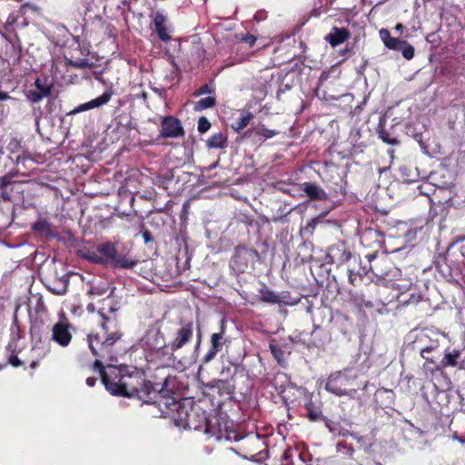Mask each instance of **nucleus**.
<instances>
[{
	"mask_svg": "<svg viewBox=\"0 0 465 465\" xmlns=\"http://www.w3.org/2000/svg\"><path fill=\"white\" fill-rule=\"evenodd\" d=\"M201 430L214 437L217 440H223V430H226L229 422L218 416H207L204 411V419L200 420Z\"/></svg>",
	"mask_w": 465,
	"mask_h": 465,
	"instance_id": "nucleus-11",
	"label": "nucleus"
},
{
	"mask_svg": "<svg viewBox=\"0 0 465 465\" xmlns=\"http://www.w3.org/2000/svg\"><path fill=\"white\" fill-rule=\"evenodd\" d=\"M330 258L332 262L345 263L349 262L352 256L351 252L346 246L344 242H339L330 248Z\"/></svg>",
	"mask_w": 465,
	"mask_h": 465,
	"instance_id": "nucleus-16",
	"label": "nucleus"
},
{
	"mask_svg": "<svg viewBox=\"0 0 465 465\" xmlns=\"http://www.w3.org/2000/svg\"><path fill=\"white\" fill-rule=\"evenodd\" d=\"M242 436L237 430L228 424L225 430H223V440L226 441H242Z\"/></svg>",
	"mask_w": 465,
	"mask_h": 465,
	"instance_id": "nucleus-32",
	"label": "nucleus"
},
{
	"mask_svg": "<svg viewBox=\"0 0 465 465\" xmlns=\"http://www.w3.org/2000/svg\"><path fill=\"white\" fill-rule=\"evenodd\" d=\"M350 37L351 33L347 28L333 26L324 39L331 47H336L346 42Z\"/></svg>",
	"mask_w": 465,
	"mask_h": 465,
	"instance_id": "nucleus-18",
	"label": "nucleus"
},
{
	"mask_svg": "<svg viewBox=\"0 0 465 465\" xmlns=\"http://www.w3.org/2000/svg\"><path fill=\"white\" fill-rule=\"evenodd\" d=\"M260 257L259 252L253 248L238 246L230 261V268L236 273L246 272L252 268L256 260Z\"/></svg>",
	"mask_w": 465,
	"mask_h": 465,
	"instance_id": "nucleus-9",
	"label": "nucleus"
},
{
	"mask_svg": "<svg viewBox=\"0 0 465 465\" xmlns=\"http://www.w3.org/2000/svg\"><path fill=\"white\" fill-rule=\"evenodd\" d=\"M27 98L33 103L40 102L44 97L49 96V91H44L40 93L36 90H29L27 93Z\"/></svg>",
	"mask_w": 465,
	"mask_h": 465,
	"instance_id": "nucleus-39",
	"label": "nucleus"
},
{
	"mask_svg": "<svg viewBox=\"0 0 465 465\" xmlns=\"http://www.w3.org/2000/svg\"><path fill=\"white\" fill-rule=\"evenodd\" d=\"M169 393L170 391L166 388V394L160 396L153 404H156L163 413L169 416L176 426L190 430H201L200 420L196 421L195 416H199L203 420L204 411L193 406L188 409L184 403L169 396Z\"/></svg>",
	"mask_w": 465,
	"mask_h": 465,
	"instance_id": "nucleus-4",
	"label": "nucleus"
},
{
	"mask_svg": "<svg viewBox=\"0 0 465 465\" xmlns=\"http://www.w3.org/2000/svg\"><path fill=\"white\" fill-rule=\"evenodd\" d=\"M253 118V114L249 112H242L239 118H237L232 124V128L236 133H241L251 122Z\"/></svg>",
	"mask_w": 465,
	"mask_h": 465,
	"instance_id": "nucleus-26",
	"label": "nucleus"
},
{
	"mask_svg": "<svg viewBox=\"0 0 465 465\" xmlns=\"http://www.w3.org/2000/svg\"><path fill=\"white\" fill-rule=\"evenodd\" d=\"M117 311L113 299H104L97 311L98 328L87 335L88 347L96 357L95 360H101V362H114L117 360L116 343L123 336L116 317Z\"/></svg>",
	"mask_w": 465,
	"mask_h": 465,
	"instance_id": "nucleus-1",
	"label": "nucleus"
},
{
	"mask_svg": "<svg viewBox=\"0 0 465 465\" xmlns=\"http://www.w3.org/2000/svg\"><path fill=\"white\" fill-rule=\"evenodd\" d=\"M301 456L302 453L297 447H288L282 455V465H293V458H301Z\"/></svg>",
	"mask_w": 465,
	"mask_h": 465,
	"instance_id": "nucleus-30",
	"label": "nucleus"
},
{
	"mask_svg": "<svg viewBox=\"0 0 465 465\" xmlns=\"http://www.w3.org/2000/svg\"><path fill=\"white\" fill-rule=\"evenodd\" d=\"M12 190H8V187H0V197L5 202H10L12 200L11 196Z\"/></svg>",
	"mask_w": 465,
	"mask_h": 465,
	"instance_id": "nucleus-46",
	"label": "nucleus"
},
{
	"mask_svg": "<svg viewBox=\"0 0 465 465\" xmlns=\"http://www.w3.org/2000/svg\"><path fill=\"white\" fill-rule=\"evenodd\" d=\"M368 272L365 267L362 268V272L360 271L355 272L354 269H348V277H349V282L351 285H357L358 284V279L362 280V278L368 274Z\"/></svg>",
	"mask_w": 465,
	"mask_h": 465,
	"instance_id": "nucleus-33",
	"label": "nucleus"
},
{
	"mask_svg": "<svg viewBox=\"0 0 465 465\" xmlns=\"http://www.w3.org/2000/svg\"><path fill=\"white\" fill-rule=\"evenodd\" d=\"M379 137L386 143L395 145L400 142L396 137H392L391 134L384 128L379 130Z\"/></svg>",
	"mask_w": 465,
	"mask_h": 465,
	"instance_id": "nucleus-37",
	"label": "nucleus"
},
{
	"mask_svg": "<svg viewBox=\"0 0 465 465\" xmlns=\"http://www.w3.org/2000/svg\"><path fill=\"white\" fill-rule=\"evenodd\" d=\"M242 42L249 45L250 47L253 46L257 41V38L251 34H247L242 37Z\"/></svg>",
	"mask_w": 465,
	"mask_h": 465,
	"instance_id": "nucleus-47",
	"label": "nucleus"
},
{
	"mask_svg": "<svg viewBox=\"0 0 465 465\" xmlns=\"http://www.w3.org/2000/svg\"><path fill=\"white\" fill-rule=\"evenodd\" d=\"M216 100L214 97L208 96L205 98H202L199 101H197L194 104V111L200 112L208 108H212L215 105Z\"/></svg>",
	"mask_w": 465,
	"mask_h": 465,
	"instance_id": "nucleus-31",
	"label": "nucleus"
},
{
	"mask_svg": "<svg viewBox=\"0 0 465 465\" xmlns=\"http://www.w3.org/2000/svg\"><path fill=\"white\" fill-rule=\"evenodd\" d=\"M269 348L272 356L275 358L278 363L281 364L283 361L284 351L282 350L280 346L273 343H270Z\"/></svg>",
	"mask_w": 465,
	"mask_h": 465,
	"instance_id": "nucleus-40",
	"label": "nucleus"
},
{
	"mask_svg": "<svg viewBox=\"0 0 465 465\" xmlns=\"http://www.w3.org/2000/svg\"><path fill=\"white\" fill-rule=\"evenodd\" d=\"M82 257L93 263L113 269H133L139 262L129 252H118L115 245L110 242L97 245L96 251L87 250L83 252Z\"/></svg>",
	"mask_w": 465,
	"mask_h": 465,
	"instance_id": "nucleus-5",
	"label": "nucleus"
},
{
	"mask_svg": "<svg viewBox=\"0 0 465 465\" xmlns=\"http://www.w3.org/2000/svg\"><path fill=\"white\" fill-rule=\"evenodd\" d=\"M306 410V417L311 421H318L320 420H324L322 411L319 407H317L312 401L305 404Z\"/></svg>",
	"mask_w": 465,
	"mask_h": 465,
	"instance_id": "nucleus-28",
	"label": "nucleus"
},
{
	"mask_svg": "<svg viewBox=\"0 0 465 465\" xmlns=\"http://www.w3.org/2000/svg\"><path fill=\"white\" fill-rule=\"evenodd\" d=\"M15 174L9 173L0 178V187H8L12 183V178Z\"/></svg>",
	"mask_w": 465,
	"mask_h": 465,
	"instance_id": "nucleus-45",
	"label": "nucleus"
},
{
	"mask_svg": "<svg viewBox=\"0 0 465 465\" xmlns=\"http://www.w3.org/2000/svg\"><path fill=\"white\" fill-rule=\"evenodd\" d=\"M93 365L94 369L99 370L102 382L112 395L118 396L119 394H124L120 389L124 369H120L111 364L105 369L101 360H95Z\"/></svg>",
	"mask_w": 465,
	"mask_h": 465,
	"instance_id": "nucleus-7",
	"label": "nucleus"
},
{
	"mask_svg": "<svg viewBox=\"0 0 465 465\" xmlns=\"http://www.w3.org/2000/svg\"><path fill=\"white\" fill-rule=\"evenodd\" d=\"M142 347L145 351L163 360H171V351H169L168 342L165 341L164 334L160 327L150 328L143 337Z\"/></svg>",
	"mask_w": 465,
	"mask_h": 465,
	"instance_id": "nucleus-6",
	"label": "nucleus"
},
{
	"mask_svg": "<svg viewBox=\"0 0 465 465\" xmlns=\"http://www.w3.org/2000/svg\"><path fill=\"white\" fill-rule=\"evenodd\" d=\"M380 37L382 40L384 45L391 50L400 51L402 45H405L404 40H401L396 37H392L388 29L382 28L380 30Z\"/></svg>",
	"mask_w": 465,
	"mask_h": 465,
	"instance_id": "nucleus-22",
	"label": "nucleus"
},
{
	"mask_svg": "<svg viewBox=\"0 0 465 465\" xmlns=\"http://www.w3.org/2000/svg\"><path fill=\"white\" fill-rule=\"evenodd\" d=\"M432 350H433V347H432V346H427V347H425V348L421 349V351H420V356H421L423 359H425L426 361H430L433 362V361H432V360H430V359H429V357H427V356L425 355V353H427V352H430Z\"/></svg>",
	"mask_w": 465,
	"mask_h": 465,
	"instance_id": "nucleus-51",
	"label": "nucleus"
},
{
	"mask_svg": "<svg viewBox=\"0 0 465 465\" xmlns=\"http://www.w3.org/2000/svg\"><path fill=\"white\" fill-rule=\"evenodd\" d=\"M96 383V378H94V377H88L86 379V384L89 386V387H94Z\"/></svg>",
	"mask_w": 465,
	"mask_h": 465,
	"instance_id": "nucleus-53",
	"label": "nucleus"
},
{
	"mask_svg": "<svg viewBox=\"0 0 465 465\" xmlns=\"http://www.w3.org/2000/svg\"><path fill=\"white\" fill-rule=\"evenodd\" d=\"M25 157L18 156L16 159V163L19 164L22 161H25Z\"/></svg>",
	"mask_w": 465,
	"mask_h": 465,
	"instance_id": "nucleus-60",
	"label": "nucleus"
},
{
	"mask_svg": "<svg viewBox=\"0 0 465 465\" xmlns=\"http://www.w3.org/2000/svg\"><path fill=\"white\" fill-rule=\"evenodd\" d=\"M228 145L227 135L222 132L212 134L206 141L209 149H223Z\"/></svg>",
	"mask_w": 465,
	"mask_h": 465,
	"instance_id": "nucleus-24",
	"label": "nucleus"
},
{
	"mask_svg": "<svg viewBox=\"0 0 465 465\" xmlns=\"http://www.w3.org/2000/svg\"><path fill=\"white\" fill-rule=\"evenodd\" d=\"M219 391H224L228 395L233 393L234 388L228 381L218 380L213 385Z\"/></svg>",
	"mask_w": 465,
	"mask_h": 465,
	"instance_id": "nucleus-38",
	"label": "nucleus"
},
{
	"mask_svg": "<svg viewBox=\"0 0 465 465\" xmlns=\"http://www.w3.org/2000/svg\"><path fill=\"white\" fill-rule=\"evenodd\" d=\"M395 30L397 31H402L403 30V25L401 24H398L396 26H395Z\"/></svg>",
	"mask_w": 465,
	"mask_h": 465,
	"instance_id": "nucleus-59",
	"label": "nucleus"
},
{
	"mask_svg": "<svg viewBox=\"0 0 465 465\" xmlns=\"http://www.w3.org/2000/svg\"><path fill=\"white\" fill-rule=\"evenodd\" d=\"M195 420H196V421H199L201 419L199 416H195Z\"/></svg>",
	"mask_w": 465,
	"mask_h": 465,
	"instance_id": "nucleus-61",
	"label": "nucleus"
},
{
	"mask_svg": "<svg viewBox=\"0 0 465 465\" xmlns=\"http://www.w3.org/2000/svg\"><path fill=\"white\" fill-rule=\"evenodd\" d=\"M193 338V322H181L174 330L171 340L168 341L169 351H171V360H173L174 352L183 349L192 341Z\"/></svg>",
	"mask_w": 465,
	"mask_h": 465,
	"instance_id": "nucleus-10",
	"label": "nucleus"
},
{
	"mask_svg": "<svg viewBox=\"0 0 465 465\" xmlns=\"http://www.w3.org/2000/svg\"><path fill=\"white\" fill-rule=\"evenodd\" d=\"M225 335V322L224 319L221 320V324L218 332H214L210 338V348L206 354L202 359L203 364H207L212 361L219 351H222L223 344L226 341Z\"/></svg>",
	"mask_w": 465,
	"mask_h": 465,
	"instance_id": "nucleus-13",
	"label": "nucleus"
},
{
	"mask_svg": "<svg viewBox=\"0 0 465 465\" xmlns=\"http://www.w3.org/2000/svg\"><path fill=\"white\" fill-rule=\"evenodd\" d=\"M13 45V48L14 50L15 51L16 53V55H17V59L19 60L20 59V56H21V46L18 45V47L16 48L15 45V44H12Z\"/></svg>",
	"mask_w": 465,
	"mask_h": 465,
	"instance_id": "nucleus-55",
	"label": "nucleus"
},
{
	"mask_svg": "<svg viewBox=\"0 0 465 465\" xmlns=\"http://www.w3.org/2000/svg\"><path fill=\"white\" fill-rule=\"evenodd\" d=\"M316 224H317V220L313 219L308 223L307 227H311L313 230L315 228Z\"/></svg>",
	"mask_w": 465,
	"mask_h": 465,
	"instance_id": "nucleus-56",
	"label": "nucleus"
},
{
	"mask_svg": "<svg viewBox=\"0 0 465 465\" xmlns=\"http://www.w3.org/2000/svg\"><path fill=\"white\" fill-rule=\"evenodd\" d=\"M94 310H95V308H94V304H88V305H87V311H88L89 312H94Z\"/></svg>",
	"mask_w": 465,
	"mask_h": 465,
	"instance_id": "nucleus-58",
	"label": "nucleus"
},
{
	"mask_svg": "<svg viewBox=\"0 0 465 465\" xmlns=\"http://www.w3.org/2000/svg\"><path fill=\"white\" fill-rule=\"evenodd\" d=\"M68 64L77 69L91 68L93 66V64L90 63L86 58H81L77 61L70 60Z\"/></svg>",
	"mask_w": 465,
	"mask_h": 465,
	"instance_id": "nucleus-41",
	"label": "nucleus"
},
{
	"mask_svg": "<svg viewBox=\"0 0 465 465\" xmlns=\"http://www.w3.org/2000/svg\"><path fill=\"white\" fill-rule=\"evenodd\" d=\"M185 134L181 121L173 115L162 118L159 138H180Z\"/></svg>",
	"mask_w": 465,
	"mask_h": 465,
	"instance_id": "nucleus-14",
	"label": "nucleus"
},
{
	"mask_svg": "<svg viewBox=\"0 0 465 465\" xmlns=\"http://www.w3.org/2000/svg\"><path fill=\"white\" fill-rule=\"evenodd\" d=\"M210 128H211L210 121L205 116L200 117L199 120H198V126H197L198 132L200 134H204Z\"/></svg>",
	"mask_w": 465,
	"mask_h": 465,
	"instance_id": "nucleus-43",
	"label": "nucleus"
},
{
	"mask_svg": "<svg viewBox=\"0 0 465 465\" xmlns=\"http://www.w3.org/2000/svg\"><path fill=\"white\" fill-rule=\"evenodd\" d=\"M211 90L209 88V86L207 84L205 85H203L202 87H200V89L197 91V94H206V93H210Z\"/></svg>",
	"mask_w": 465,
	"mask_h": 465,
	"instance_id": "nucleus-52",
	"label": "nucleus"
},
{
	"mask_svg": "<svg viewBox=\"0 0 465 465\" xmlns=\"http://www.w3.org/2000/svg\"><path fill=\"white\" fill-rule=\"evenodd\" d=\"M9 98H10V96L7 93L0 91V101H6Z\"/></svg>",
	"mask_w": 465,
	"mask_h": 465,
	"instance_id": "nucleus-54",
	"label": "nucleus"
},
{
	"mask_svg": "<svg viewBox=\"0 0 465 465\" xmlns=\"http://www.w3.org/2000/svg\"><path fill=\"white\" fill-rule=\"evenodd\" d=\"M29 365L32 369H35L39 365V361L37 360H33Z\"/></svg>",
	"mask_w": 465,
	"mask_h": 465,
	"instance_id": "nucleus-57",
	"label": "nucleus"
},
{
	"mask_svg": "<svg viewBox=\"0 0 465 465\" xmlns=\"http://www.w3.org/2000/svg\"><path fill=\"white\" fill-rule=\"evenodd\" d=\"M171 375L163 378L162 381L153 382L146 380L144 374L139 371H124L121 391L124 394L118 396L134 398L146 404H153L160 396L166 394V386Z\"/></svg>",
	"mask_w": 465,
	"mask_h": 465,
	"instance_id": "nucleus-2",
	"label": "nucleus"
},
{
	"mask_svg": "<svg viewBox=\"0 0 465 465\" xmlns=\"http://www.w3.org/2000/svg\"><path fill=\"white\" fill-rule=\"evenodd\" d=\"M303 192L312 201H325L328 199V194L320 186L312 183H303Z\"/></svg>",
	"mask_w": 465,
	"mask_h": 465,
	"instance_id": "nucleus-21",
	"label": "nucleus"
},
{
	"mask_svg": "<svg viewBox=\"0 0 465 465\" xmlns=\"http://www.w3.org/2000/svg\"><path fill=\"white\" fill-rule=\"evenodd\" d=\"M32 229L39 234L46 237L55 236V234L53 232L52 224L45 219H38L35 223H33Z\"/></svg>",
	"mask_w": 465,
	"mask_h": 465,
	"instance_id": "nucleus-25",
	"label": "nucleus"
},
{
	"mask_svg": "<svg viewBox=\"0 0 465 465\" xmlns=\"http://www.w3.org/2000/svg\"><path fill=\"white\" fill-rule=\"evenodd\" d=\"M142 236L145 243H148L153 241L152 233L149 230L145 229L142 231Z\"/></svg>",
	"mask_w": 465,
	"mask_h": 465,
	"instance_id": "nucleus-49",
	"label": "nucleus"
},
{
	"mask_svg": "<svg viewBox=\"0 0 465 465\" xmlns=\"http://www.w3.org/2000/svg\"><path fill=\"white\" fill-rule=\"evenodd\" d=\"M257 301L269 304H279L284 302L282 297H281L273 291L268 289L265 285H263V287L259 290Z\"/></svg>",
	"mask_w": 465,
	"mask_h": 465,
	"instance_id": "nucleus-23",
	"label": "nucleus"
},
{
	"mask_svg": "<svg viewBox=\"0 0 465 465\" xmlns=\"http://www.w3.org/2000/svg\"><path fill=\"white\" fill-rule=\"evenodd\" d=\"M35 85L36 87V91L43 93L44 91H49V95L51 94L52 85L44 84L41 79L37 78L35 82Z\"/></svg>",
	"mask_w": 465,
	"mask_h": 465,
	"instance_id": "nucleus-44",
	"label": "nucleus"
},
{
	"mask_svg": "<svg viewBox=\"0 0 465 465\" xmlns=\"http://www.w3.org/2000/svg\"><path fill=\"white\" fill-rule=\"evenodd\" d=\"M355 377L348 375L347 371H340L331 373L325 384L329 392L337 396H352L357 390L353 387Z\"/></svg>",
	"mask_w": 465,
	"mask_h": 465,
	"instance_id": "nucleus-8",
	"label": "nucleus"
},
{
	"mask_svg": "<svg viewBox=\"0 0 465 465\" xmlns=\"http://www.w3.org/2000/svg\"><path fill=\"white\" fill-rule=\"evenodd\" d=\"M384 242L383 236L376 230L369 229L361 235V243L365 248L373 249L372 252L365 254L370 262L369 271L373 276L381 280L391 281L399 274L396 268L386 254L378 255L379 251L382 248Z\"/></svg>",
	"mask_w": 465,
	"mask_h": 465,
	"instance_id": "nucleus-3",
	"label": "nucleus"
},
{
	"mask_svg": "<svg viewBox=\"0 0 465 465\" xmlns=\"http://www.w3.org/2000/svg\"><path fill=\"white\" fill-rule=\"evenodd\" d=\"M108 288H104L100 286H92L90 289V293L94 295H103L106 292Z\"/></svg>",
	"mask_w": 465,
	"mask_h": 465,
	"instance_id": "nucleus-48",
	"label": "nucleus"
},
{
	"mask_svg": "<svg viewBox=\"0 0 465 465\" xmlns=\"http://www.w3.org/2000/svg\"><path fill=\"white\" fill-rule=\"evenodd\" d=\"M20 351L21 349H19V347H17L15 351L6 350V351L9 353L7 361L13 367L18 368L24 365V361L18 358V353Z\"/></svg>",
	"mask_w": 465,
	"mask_h": 465,
	"instance_id": "nucleus-34",
	"label": "nucleus"
},
{
	"mask_svg": "<svg viewBox=\"0 0 465 465\" xmlns=\"http://www.w3.org/2000/svg\"><path fill=\"white\" fill-rule=\"evenodd\" d=\"M460 353L459 351H454L453 352L446 353L442 360V364L444 366H450V367L457 366V364H458L457 359L460 357Z\"/></svg>",
	"mask_w": 465,
	"mask_h": 465,
	"instance_id": "nucleus-35",
	"label": "nucleus"
},
{
	"mask_svg": "<svg viewBox=\"0 0 465 465\" xmlns=\"http://www.w3.org/2000/svg\"><path fill=\"white\" fill-rule=\"evenodd\" d=\"M113 92L112 91H106L102 95L87 102L84 104H82L75 107L73 111L70 112V114H75L84 111L91 110L94 108L100 107L104 104H106L112 98Z\"/></svg>",
	"mask_w": 465,
	"mask_h": 465,
	"instance_id": "nucleus-17",
	"label": "nucleus"
},
{
	"mask_svg": "<svg viewBox=\"0 0 465 465\" xmlns=\"http://www.w3.org/2000/svg\"><path fill=\"white\" fill-rule=\"evenodd\" d=\"M252 134H253L254 136L258 137L259 140H267L274 137L277 134V132L274 130L268 129L264 125H261L256 129H250L245 133L246 135H251Z\"/></svg>",
	"mask_w": 465,
	"mask_h": 465,
	"instance_id": "nucleus-27",
	"label": "nucleus"
},
{
	"mask_svg": "<svg viewBox=\"0 0 465 465\" xmlns=\"http://www.w3.org/2000/svg\"><path fill=\"white\" fill-rule=\"evenodd\" d=\"M339 54L342 56L350 57L353 54V49L352 47L346 46L345 48L340 50Z\"/></svg>",
	"mask_w": 465,
	"mask_h": 465,
	"instance_id": "nucleus-50",
	"label": "nucleus"
},
{
	"mask_svg": "<svg viewBox=\"0 0 465 465\" xmlns=\"http://www.w3.org/2000/svg\"><path fill=\"white\" fill-rule=\"evenodd\" d=\"M25 337V331L23 330L20 322L18 321L17 316L15 314L13 322L10 327V341L5 346V350H13L18 346V341Z\"/></svg>",
	"mask_w": 465,
	"mask_h": 465,
	"instance_id": "nucleus-19",
	"label": "nucleus"
},
{
	"mask_svg": "<svg viewBox=\"0 0 465 465\" xmlns=\"http://www.w3.org/2000/svg\"><path fill=\"white\" fill-rule=\"evenodd\" d=\"M71 324L59 321L52 328V340L61 347H67L73 338L70 331Z\"/></svg>",
	"mask_w": 465,
	"mask_h": 465,
	"instance_id": "nucleus-15",
	"label": "nucleus"
},
{
	"mask_svg": "<svg viewBox=\"0 0 465 465\" xmlns=\"http://www.w3.org/2000/svg\"><path fill=\"white\" fill-rule=\"evenodd\" d=\"M337 450L342 455L348 456L349 458H352L355 451L353 447L345 441H339L337 443Z\"/></svg>",
	"mask_w": 465,
	"mask_h": 465,
	"instance_id": "nucleus-36",
	"label": "nucleus"
},
{
	"mask_svg": "<svg viewBox=\"0 0 465 465\" xmlns=\"http://www.w3.org/2000/svg\"><path fill=\"white\" fill-rule=\"evenodd\" d=\"M153 23L159 39L163 42H168L171 39V35L168 33L166 26V15H164L162 12H156L153 16Z\"/></svg>",
	"mask_w": 465,
	"mask_h": 465,
	"instance_id": "nucleus-20",
	"label": "nucleus"
},
{
	"mask_svg": "<svg viewBox=\"0 0 465 465\" xmlns=\"http://www.w3.org/2000/svg\"><path fill=\"white\" fill-rule=\"evenodd\" d=\"M266 439L258 433L246 434L242 438L240 449L244 455L254 457L266 450Z\"/></svg>",
	"mask_w": 465,
	"mask_h": 465,
	"instance_id": "nucleus-12",
	"label": "nucleus"
},
{
	"mask_svg": "<svg viewBox=\"0 0 465 465\" xmlns=\"http://www.w3.org/2000/svg\"><path fill=\"white\" fill-rule=\"evenodd\" d=\"M401 51L402 56L407 60L412 59L414 56V54H415L414 47L412 45H411L410 44H408L406 41H405V45H402V48Z\"/></svg>",
	"mask_w": 465,
	"mask_h": 465,
	"instance_id": "nucleus-42",
	"label": "nucleus"
},
{
	"mask_svg": "<svg viewBox=\"0 0 465 465\" xmlns=\"http://www.w3.org/2000/svg\"><path fill=\"white\" fill-rule=\"evenodd\" d=\"M289 382V377L284 372H277L271 381V384L279 392H284L286 390L287 383Z\"/></svg>",
	"mask_w": 465,
	"mask_h": 465,
	"instance_id": "nucleus-29",
	"label": "nucleus"
}]
</instances>
